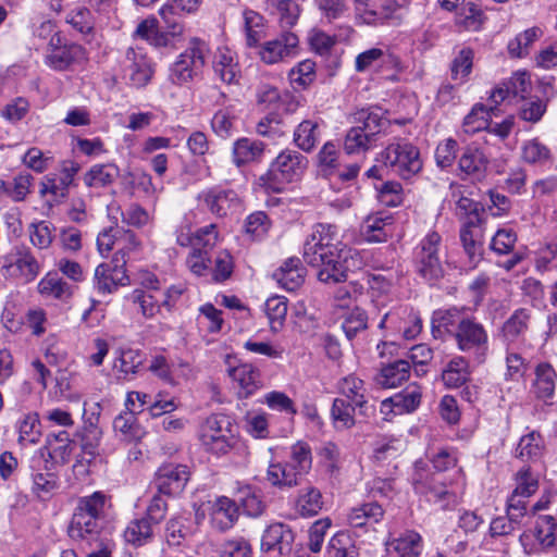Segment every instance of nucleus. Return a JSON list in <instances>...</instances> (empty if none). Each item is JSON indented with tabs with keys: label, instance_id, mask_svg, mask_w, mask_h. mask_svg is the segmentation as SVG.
<instances>
[{
	"label": "nucleus",
	"instance_id": "1",
	"mask_svg": "<svg viewBox=\"0 0 557 557\" xmlns=\"http://www.w3.org/2000/svg\"><path fill=\"white\" fill-rule=\"evenodd\" d=\"M302 258L318 269L320 282L336 284L347 280L352 250L339 240L336 225L318 223L304 243Z\"/></svg>",
	"mask_w": 557,
	"mask_h": 557
},
{
	"label": "nucleus",
	"instance_id": "2",
	"mask_svg": "<svg viewBox=\"0 0 557 557\" xmlns=\"http://www.w3.org/2000/svg\"><path fill=\"white\" fill-rule=\"evenodd\" d=\"M110 497L101 491L78 497L67 527L69 537L91 549L87 557H111V544L102 536Z\"/></svg>",
	"mask_w": 557,
	"mask_h": 557
},
{
	"label": "nucleus",
	"instance_id": "3",
	"mask_svg": "<svg viewBox=\"0 0 557 557\" xmlns=\"http://www.w3.org/2000/svg\"><path fill=\"white\" fill-rule=\"evenodd\" d=\"M389 173L410 180L422 170L420 150L406 138H394L377 157Z\"/></svg>",
	"mask_w": 557,
	"mask_h": 557
},
{
	"label": "nucleus",
	"instance_id": "4",
	"mask_svg": "<svg viewBox=\"0 0 557 557\" xmlns=\"http://www.w3.org/2000/svg\"><path fill=\"white\" fill-rule=\"evenodd\" d=\"M411 482L417 493L425 495L441 509H449L458 504L457 491L451 485L448 486L440 474L426 471L422 461L414 463Z\"/></svg>",
	"mask_w": 557,
	"mask_h": 557
},
{
	"label": "nucleus",
	"instance_id": "5",
	"mask_svg": "<svg viewBox=\"0 0 557 557\" xmlns=\"http://www.w3.org/2000/svg\"><path fill=\"white\" fill-rule=\"evenodd\" d=\"M210 53L206 41L194 37L186 49L177 57L170 69V79L176 85L191 82L202 73L207 58Z\"/></svg>",
	"mask_w": 557,
	"mask_h": 557
},
{
	"label": "nucleus",
	"instance_id": "6",
	"mask_svg": "<svg viewBox=\"0 0 557 557\" xmlns=\"http://www.w3.org/2000/svg\"><path fill=\"white\" fill-rule=\"evenodd\" d=\"M457 348L472 355L478 363L484 362L488 351V334L484 325L473 317H467L453 333Z\"/></svg>",
	"mask_w": 557,
	"mask_h": 557
},
{
	"label": "nucleus",
	"instance_id": "7",
	"mask_svg": "<svg viewBox=\"0 0 557 557\" xmlns=\"http://www.w3.org/2000/svg\"><path fill=\"white\" fill-rule=\"evenodd\" d=\"M199 437L207 450L216 454H227L236 444L233 425L228 417L212 414L202 423Z\"/></svg>",
	"mask_w": 557,
	"mask_h": 557
},
{
	"label": "nucleus",
	"instance_id": "8",
	"mask_svg": "<svg viewBox=\"0 0 557 557\" xmlns=\"http://www.w3.org/2000/svg\"><path fill=\"white\" fill-rule=\"evenodd\" d=\"M442 236L429 232L420 242L414 251L417 272L426 281H436L444 275L442 263Z\"/></svg>",
	"mask_w": 557,
	"mask_h": 557
},
{
	"label": "nucleus",
	"instance_id": "9",
	"mask_svg": "<svg viewBox=\"0 0 557 557\" xmlns=\"http://www.w3.org/2000/svg\"><path fill=\"white\" fill-rule=\"evenodd\" d=\"M125 251L121 248L112 260V263L99 264L95 270V288L99 294L108 295L114 293L119 286L129 284V277L125 270Z\"/></svg>",
	"mask_w": 557,
	"mask_h": 557
},
{
	"label": "nucleus",
	"instance_id": "10",
	"mask_svg": "<svg viewBox=\"0 0 557 557\" xmlns=\"http://www.w3.org/2000/svg\"><path fill=\"white\" fill-rule=\"evenodd\" d=\"M307 164V158L300 152L285 149L271 163L267 175L273 184L290 183L302 175Z\"/></svg>",
	"mask_w": 557,
	"mask_h": 557
},
{
	"label": "nucleus",
	"instance_id": "11",
	"mask_svg": "<svg viewBox=\"0 0 557 557\" xmlns=\"http://www.w3.org/2000/svg\"><path fill=\"white\" fill-rule=\"evenodd\" d=\"M123 78L136 88L145 87L152 78L153 66L141 48L129 47L121 61Z\"/></svg>",
	"mask_w": 557,
	"mask_h": 557
},
{
	"label": "nucleus",
	"instance_id": "12",
	"mask_svg": "<svg viewBox=\"0 0 557 557\" xmlns=\"http://www.w3.org/2000/svg\"><path fill=\"white\" fill-rule=\"evenodd\" d=\"M299 38L290 30H283L276 37L263 42L258 54L265 64L285 62L298 54Z\"/></svg>",
	"mask_w": 557,
	"mask_h": 557
},
{
	"label": "nucleus",
	"instance_id": "13",
	"mask_svg": "<svg viewBox=\"0 0 557 557\" xmlns=\"http://www.w3.org/2000/svg\"><path fill=\"white\" fill-rule=\"evenodd\" d=\"M41 263L30 248L16 246L5 257L3 269L9 276L20 277L25 282L34 281L41 271Z\"/></svg>",
	"mask_w": 557,
	"mask_h": 557
},
{
	"label": "nucleus",
	"instance_id": "14",
	"mask_svg": "<svg viewBox=\"0 0 557 557\" xmlns=\"http://www.w3.org/2000/svg\"><path fill=\"white\" fill-rule=\"evenodd\" d=\"M52 466L42 449L37 450L28 460L33 491L38 496L47 495L58 488L59 479L53 472Z\"/></svg>",
	"mask_w": 557,
	"mask_h": 557
},
{
	"label": "nucleus",
	"instance_id": "15",
	"mask_svg": "<svg viewBox=\"0 0 557 557\" xmlns=\"http://www.w3.org/2000/svg\"><path fill=\"white\" fill-rule=\"evenodd\" d=\"M189 476L190 472L187 466L165 463L158 468L152 484L162 495H178L184 491Z\"/></svg>",
	"mask_w": 557,
	"mask_h": 557
},
{
	"label": "nucleus",
	"instance_id": "16",
	"mask_svg": "<svg viewBox=\"0 0 557 557\" xmlns=\"http://www.w3.org/2000/svg\"><path fill=\"white\" fill-rule=\"evenodd\" d=\"M198 200L206 206L207 210L219 218L233 214L240 208V199L233 189L218 186L202 190L198 195Z\"/></svg>",
	"mask_w": 557,
	"mask_h": 557
},
{
	"label": "nucleus",
	"instance_id": "17",
	"mask_svg": "<svg viewBox=\"0 0 557 557\" xmlns=\"http://www.w3.org/2000/svg\"><path fill=\"white\" fill-rule=\"evenodd\" d=\"M85 59V50L76 44H62L58 35L51 37L46 64L57 71L67 70L72 64Z\"/></svg>",
	"mask_w": 557,
	"mask_h": 557
},
{
	"label": "nucleus",
	"instance_id": "18",
	"mask_svg": "<svg viewBox=\"0 0 557 557\" xmlns=\"http://www.w3.org/2000/svg\"><path fill=\"white\" fill-rule=\"evenodd\" d=\"M530 539H534L536 542L530 548V552L550 547L557 549V523L554 517L540 516L535 521L534 528L520 536V541L525 548Z\"/></svg>",
	"mask_w": 557,
	"mask_h": 557
},
{
	"label": "nucleus",
	"instance_id": "19",
	"mask_svg": "<svg viewBox=\"0 0 557 557\" xmlns=\"http://www.w3.org/2000/svg\"><path fill=\"white\" fill-rule=\"evenodd\" d=\"M487 166L488 159L479 146L472 144L462 149L458 161L462 178L481 182L486 176Z\"/></svg>",
	"mask_w": 557,
	"mask_h": 557
},
{
	"label": "nucleus",
	"instance_id": "20",
	"mask_svg": "<svg viewBox=\"0 0 557 557\" xmlns=\"http://www.w3.org/2000/svg\"><path fill=\"white\" fill-rule=\"evenodd\" d=\"M421 398V387L416 383L409 384L401 392L384 399L381 403V412L384 414L389 412L395 414L411 413L420 406Z\"/></svg>",
	"mask_w": 557,
	"mask_h": 557
},
{
	"label": "nucleus",
	"instance_id": "21",
	"mask_svg": "<svg viewBox=\"0 0 557 557\" xmlns=\"http://www.w3.org/2000/svg\"><path fill=\"white\" fill-rule=\"evenodd\" d=\"M338 391L344 399L357 406L360 414L369 417L374 412V407L368 403L367 388L361 379L352 374L343 377L338 382Z\"/></svg>",
	"mask_w": 557,
	"mask_h": 557
},
{
	"label": "nucleus",
	"instance_id": "22",
	"mask_svg": "<svg viewBox=\"0 0 557 557\" xmlns=\"http://www.w3.org/2000/svg\"><path fill=\"white\" fill-rule=\"evenodd\" d=\"M294 540V532L287 524L273 523L263 532L261 548L265 552L277 550L280 555H288Z\"/></svg>",
	"mask_w": 557,
	"mask_h": 557
},
{
	"label": "nucleus",
	"instance_id": "23",
	"mask_svg": "<svg viewBox=\"0 0 557 557\" xmlns=\"http://www.w3.org/2000/svg\"><path fill=\"white\" fill-rule=\"evenodd\" d=\"M228 375L237 384L238 396L248 398L262 387L260 371L249 363L230 367Z\"/></svg>",
	"mask_w": 557,
	"mask_h": 557
},
{
	"label": "nucleus",
	"instance_id": "24",
	"mask_svg": "<svg viewBox=\"0 0 557 557\" xmlns=\"http://www.w3.org/2000/svg\"><path fill=\"white\" fill-rule=\"evenodd\" d=\"M394 233L392 215L381 213L369 215L361 225V235L369 243H383Z\"/></svg>",
	"mask_w": 557,
	"mask_h": 557
},
{
	"label": "nucleus",
	"instance_id": "25",
	"mask_svg": "<svg viewBox=\"0 0 557 557\" xmlns=\"http://www.w3.org/2000/svg\"><path fill=\"white\" fill-rule=\"evenodd\" d=\"M388 550L396 557H420L423 550V539L413 530H405L387 541Z\"/></svg>",
	"mask_w": 557,
	"mask_h": 557
},
{
	"label": "nucleus",
	"instance_id": "26",
	"mask_svg": "<svg viewBox=\"0 0 557 557\" xmlns=\"http://www.w3.org/2000/svg\"><path fill=\"white\" fill-rule=\"evenodd\" d=\"M265 145L257 139L242 137L233 143L232 161L237 168L260 162L264 153Z\"/></svg>",
	"mask_w": 557,
	"mask_h": 557
},
{
	"label": "nucleus",
	"instance_id": "27",
	"mask_svg": "<svg viewBox=\"0 0 557 557\" xmlns=\"http://www.w3.org/2000/svg\"><path fill=\"white\" fill-rule=\"evenodd\" d=\"M466 317L457 308L440 309L433 312L431 319V332L435 339H444L459 327V323Z\"/></svg>",
	"mask_w": 557,
	"mask_h": 557
},
{
	"label": "nucleus",
	"instance_id": "28",
	"mask_svg": "<svg viewBox=\"0 0 557 557\" xmlns=\"http://www.w3.org/2000/svg\"><path fill=\"white\" fill-rule=\"evenodd\" d=\"M38 293L62 302H67L75 292V286L65 282L57 272H48L38 283Z\"/></svg>",
	"mask_w": 557,
	"mask_h": 557
},
{
	"label": "nucleus",
	"instance_id": "29",
	"mask_svg": "<svg viewBox=\"0 0 557 557\" xmlns=\"http://www.w3.org/2000/svg\"><path fill=\"white\" fill-rule=\"evenodd\" d=\"M305 268L297 257L288 258L274 273L273 278L286 290L297 289L305 281Z\"/></svg>",
	"mask_w": 557,
	"mask_h": 557
},
{
	"label": "nucleus",
	"instance_id": "30",
	"mask_svg": "<svg viewBox=\"0 0 557 557\" xmlns=\"http://www.w3.org/2000/svg\"><path fill=\"white\" fill-rule=\"evenodd\" d=\"M410 368L408 360H395L383 366L374 380L377 385L384 388H394L409 379Z\"/></svg>",
	"mask_w": 557,
	"mask_h": 557
},
{
	"label": "nucleus",
	"instance_id": "31",
	"mask_svg": "<svg viewBox=\"0 0 557 557\" xmlns=\"http://www.w3.org/2000/svg\"><path fill=\"white\" fill-rule=\"evenodd\" d=\"M535 379L532 384V392L537 399L547 400L554 396L557 373L552 364L541 362L534 370Z\"/></svg>",
	"mask_w": 557,
	"mask_h": 557
},
{
	"label": "nucleus",
	"instance_id": "32",
	"mask_svg": "<svg viewBox=\"0 0 557 557\" xmlns=\"http://www.w3.org/2000/svg\"><path fill=\"white\" fill-rule=\"evenodd\" d=\"M213 70L225 84L237 83L240 74L236 54L227 48L218 51L213 61Z\"/></svg>",
	"mask_w": 557,
	"mask_h": 557
},
{
	"label": "nucleus",
	"instance_id": "33",
	"mask_svg": "<svg viewBox=\"0 0 557 557\" xmlns=\"http://www.w3.org/2000/svg\"><path fill=\"white\" fill-rule=\"evenodd\" d=\"M321 119H308L300 122L294 131L295 145L305 152L312 151L321 137Z\"/></svg>",
	"mask_w": 557,
	"mask_h": 557
},
{
	"label": "nucleus",
	"instance_id": "34",
	"mask_svg": "<svg viewBox=\"0 0 557 557\" xmlns=\"http://www.w3.org/2000/svg\"><path fill=\"white\" fill-rule=\"evenodd\" d=\"M238 513L236 503L226 496H221L212 505L211 519L213 524L223 531L233 527L238 519Z\"/></svg>",
	"mask_w": 557,
	"mask_h": 557
},
{
	"label": "nucleus",
	"instance_id": "35",
	"mask_svg": "<svg viewBox=\"0 0 557 557\" xmlns=\"http://www.w3.org/2000/svg\"><path fill=\"white\" fill-rule=\"evenodd\" d=\"M302 479L287 461L270 463L267 470L270 484L282 490L299 485Z\"/></svg>",
	"mask_w": 557,
	"mask_h": 557
},
{
	"label": "nucleus",
	"instance_id": "36",
	"mask_svg": "<svg viewBox=\"0 0 557 557\" xmlns=\"http://www.w3.org/2000/svg\"><path fill=\"white\" fill-rule=\"evenodd\" d=\"M113 363V369L119 373V377L123 380H132L143 366L144 358L138 349H119Z\"/></svg>",
	"mask_w": 557,
	"mask_h": 557
},
{
	"label": "nucleus",
	"instance_id": "37",
	"mask_svg": "<svg viewBox=\"0 0 557 557\" xmlns=\"http://www.w3.org/2000/svg\"><path fill=\"white\" fill-rule=\"evenodd\" d=\"M545 451V441L540 432L531 431L521 436L516 447V457L523 461L535 462L540 460Z\"/></svg>",
	"mask_w": 557,
	"mask_h": 557
},
{
	"label": "nucleus",
	"instance_id": "38",
	"mask_svg": "<svg viewBox=\"0 0 557 557\" xmlns=\"http://www.w3.org/2000/svg\"><path fill=\"white\" fill-rule=\"evenodd\" d=\"M48 457L52 465H64L70 461L73 451V442L65 431L48 436Z\"/></svg>",
	"mask_w": 557,
	"mask_h": 557
},
{
	"label": "nucleus",
	"instance_id": "39",
	"mask_svg": "<svg viewBox=\"0 0 557 557\" xmlns=\"http://www.w3.org/2000/svg\"><path fill=\"white\" fill-rule=\"evenodd\" d=\"M470 376L469 362L465 357H454L443 370L442 380L448 388L462 386Z\"/></svg>",
	"mask_w": 557,
	"mask_h": 557
},
{
	"label": "nucleus",
	"instance_id": "40",
	"mask_svg": "<svg viewBox=\"0 0 557 557\" xmlns=\"http://www.w3.org/2000/svg\"><path fill=\"white\" fill-rule=\"evenodd\" d=\"M156 524L147 521L146 518L141 517L131 521L124 531V539L127 543L134 546H144L152 542L154 537Z\"/></svg>",
	"mask_w": 557,
	"mask_h": 557
},
{
	"label": "nucleus",
	"instance_id": "41",
	"mask_svg": "<svg viewBox=\"0 0 557 557\" xmlns=\"http://www.w3.org/2000/svg\"><path fill=\"white\" fill-rule=\"evenodd\" d=\"M384 516L382 506L377 503H366L351 509L348 522L352 528H363L379 522Z\"/></svg>",
	"mask_w": 557,
	"mask_h": 557
},
{
	"label": "nucleus",
	"instance_id": "42",
	"mask_svg": "<svg viewBox=\"0 0 557 557\" xmlns=\"http://www.w3.org/2000/svg\"><path fill=\"white\" fill-rule=\"evenodd\" d=\"M312 449L305 441H297L290 446L288 463L305 478L312 469Z\"/></svg>",
	"mask_w": 557,
	"mask_h": 557
},
{
	"label": "nucleus",
	"instance_id": "43",
	"mask_svg": "<svg viewBox=\"0 0 557 557\" xmlns=\"http://www.w3.org/2000/svg\"><path fill=\"white\" fill-rule=\"evenodd\" d=\"M119 176V168L115 164H95L84 176V183L88 187L100 188L112 184Z\"/></svg>",
	"mask_w": 557,
	"mask_h": 557
},
{
	"label": "nucleus",
	"instance_id": "44",
	"mask_svg": "<svg viewBox=\"0 0 557 557\" xmlns=\"http://www.w3.org/2000/svg\"><path fill=\"white\" fill-rule=\"evenodd\" d=\"M18 443L22 446L37 444L41 437L40 420L37 412L26 413L17 423Z\"/></svg>",
	"mask_w": 557,
	"mask_h": 557
},
{
	"label": "nucleus",
	"instance_id": "45",
	"mask_svg": "<svg viewBox=\"0 0 557 557\" xmlns=\"http://www.w3.org/2000/svg\"><path fill=\"white\" fill-rule=\"evenodd\" d=\"M530 311L520 308L517 309L504 323L502 327L503 337L507 342H515L522 336L529 326Z\"/></svg>",
	"mask_w": 557,
	"mask_h": 557
},
{
	"label": "nucleus",
	"instance_id": "46",
	"mask_svg": "<svg viewBox=\"0 0 557 557\" xmlns=\"http://www.w3.org/2000/svg\"><path fill=\"white\" fill-rule=\"evenodd\" d=\"M322 507V494L318 488L309 486L299 492L296 502V509L300 516H315L321 511Z\"/></svg>",
	"mask_w": 557,
	"mask_h": 557
},
{
	"label": "nucleus",
	"instance_id": "47",
	"mask_svg": "<svg viewBox=\"0 0 557 557\" xmlns=\"http://www.w3.org/2000/svg\"><path fill=\"white\" fill-rule=\"evenodd\" d=\"M522 159L530 164L546 165L553 162V156L547 146L537 138L523 143L521 147Z\"/></svg>",
	"mask_w": 557,
	"mask_h": 557
},
{
	"label": "nucleus",
	"instance_id": "48",
	"mask_svg": "<svg viewBox=\"0 0 557 557\" xmlns=\"http://www.w3.org/2000/svg\"><path fill=\"white\" fill-rule=\"evenodd\" d=\"M543 36V30L537 27H531L517 35L508 42V52L513 58H522L529 53V48Z\"/></svg>",
	"mask_w": 557,
	"mask_h": 557
},
{
	"label": "nucleus",
	"instance_id": "49",
	"mask_svg": "<svg viewBox=\"0 0 557 557\" xmlns=\"http://www.w3.org/2000/svg\"><path fill=\"white\" fill-rule=\"evenodd\" d=\"M264 312L268 317L272 332H278L287 314V299L284 296H272L264 304Z\"/></svg>",
	"mask_w": 557,
	"mask_h": 557
},
{
	"label": "nucleus",
	"instance_id": "50",
	"mask_svg": "<svg viewBox=\"0 0 557 557\" xmlns=\"http://www.w3.org/2000/svg\"><path fill=\"white\" fill-rule=\"evenodd\" d=\"M271 4L275 9L277 23L282 29H288L296 25L300 8L294 0H271Z\"/></svg>",
	"mask_w": 557,
	"mask_h": 557
},
{
	"label": "nucleus",
	"instance_id": "51",
	"mask_svg": "<svg viewBox=\"0 0 557 557\" xmlns=\"http://www.w3.org/2000/svg\"><path fill=\"white\" fill-rule=\"evenodd\" d=\"M327 557H357L358 549L352 537L346 532H337L326 547Z\"/></svg>",
	"mask_w": 557,
	"mask_h": 557
},
{
	"label": "nucleus",
	"instance_id": "52",
	"mask_svg": "<svg viewBox=\"0 0 557 557\" xmlns=\"http://www.w3.org/2000/svg\"><path fill=\"white\" fill-rule=\"evenodd\" d=\"M237 116L233 108L216 111L211 120L212 131L221 138H228L235 131Z\"/></svg>",
	"mask_w": 557,
	"mask_h": 557
},
{
	"label": "nucleus",
	"instance_id": "53",
	"mask_svg": "<svg viewBox=\"0 0 557 557\" xmlns=\"http://www.w3.org/2000/svg\"><path fill=\"white\" fill-rule=\"evenodd\" d=\"M355 121L360 125L358 128L362 129L371 139L376 140V135L381 132L385 124V120L380 113L362 109L355 114Z\"/></svg>",
	"mask_w": 557,
	"mask_h": 557
},
{
	"label": "nucleus",
	"instance_id": "54",
	"mask_svg": "<svg viewBox=\"0 0 557 557\" xmlns=\"http://www.w3.org/2000/svg\"><path fill=\"white\" fill-rule=\"evenodd\" d=\"M262 403L271 410L288 416L289 420H293L298 412L294 400L283 392L272 391L267 393Z\"/></svg>",
	"mask_w": 557,
	"mask_h": 557
},
{
	"label": "nucleus",
	"instance_id": "55",
	"mask_svg": "<svg viewBox=\"0 0 557 557\" xmlns=\"http://www.w3.org/2000/svg\"><path fill=\"white\" fill-rule=\"evenodd\" d=\"M318 162L322 172L334 175L342 164L341 151L333 141H326L318 153Z\"/></svg>",
	"mask_w": 557,
	"mask_h": 557
},
{
	"label": "nucleus",
	"instance_id": "56",
	"mask_svg": "<svg viewBox=\"0 0 557 557\" xmlns=\"http://www.w3.org/2000/svg\"><path fill=\"white\" fill-rule=\"evenodd\" d=\"M113 429L121 435L123 441L127 442L136 441L141 435L140 428L138 424H136L134 411L131 410L128 412L119 414L114 419Z\"/></svg>",
	"mask_w": 557,
	"mask_h": 557
},
{
	"label": "nucleus",
	"instance_id": "57",
	"mask_svg": "<svg viewBox=\"0 0 557 557\" xmlns=\"http://www.w3.org/2000/svg\"><path fill=\"white\" fill-rule=\"evenodd\" d=\"M374 143L362 129L354 126L348 129L344 139V150L347 154L368 151Z\"/></svg>",
	"mask_w": 557,
	"mask_h": 557
},
{
	"label": "nucleus",
	"instance_id": "58",
	"mask_svg": "<svg viewBox=\"0 0 557 557\" xmlns=\"http://www.w3.org/2000/svg\"><path fill=\"white\" fill-rule=\"evenodd\" d=\"M517 239V233L512 228H498L492 237L490 248L499 256L510 255L515 251Z\"/></svg>",
	"mask_w": 557,
	"mask_h": 557
},
{
	"label": "nucleus",
	"instance_id": "59",
	"mask_svg": "<svg viewBox=\"0 0 557 557\" xmlns=\"http://www.w3.org/2000/svg\"><path fill=\"white\" fill-rule=\"evenodd\" d=\"M129 300L139 306L141 314L147 319H151L157 315L162 307L161 302L153 294L143 289H135L129 295Z\"/></svg>",
	"mask_w": 557,
	"mask_h": 557
},
{
	"label": "nucleus",
	"instance_id": "60",
	"mask_svg": "<svg viewBox=\"0 0 557 557\" xmlns=\"http://www.w3.org/2000/svg\"><path fill=\"white\" fill-rule=\"evenodd\" d=\"M358 410L355 404L344 398H335L331 409V416L334 422L342 428H351L355 425L354 413Z\"/></svg>",
	"mask_w": 557,
	"mask_h": 557
},
{
	"label": "nucleus",
	"instance_id": "61",
	"mask_svg": "<svg viewBox=\"0 0 557 557\" xmlns=\"http://www.w3.org/2000/svg\"><path fill=\"white\" fill-rule=\"evenodd\" d=\"M54 227L47 221L32 223L28 227L32 244L38 249H47L53 240Z\"/></svg>",
	"mask_w": 557,
	"mask_h": 557
},
{
	"label": "nucleus",
	"instance_id": "62",
	"mask_svg": "<svg viewBox=\"0 0 557 557\" xmlns=\"http://www.w3.org/2000/svg\"><path fill=\"white\" fill-rule=\"evenodd\" d=\"M490 113L483 104H475L471 112L466 115L462 123L463 132L467 134H475L488 126Z\"/></svg>",
	"mask_w": 557,
	"mask_h": 557
},
{
	"label": "nucleus",
	"instance_id": "63",
	"mask_svg": "<svg viewBox=\"0 0 557 557\" xmlns=\"http://www.w3.org/2000/svg\"><path fill=\"white\" fill-rule=\"evenodd\" d=\"M368 326V315L364 310L354 308L345 317L342 327L346 337L351 341L359 332H362Z\"/></svg>",
	"mask_w": 557,
	"mask_h": 557
},
{
	"label": "nucleus",
	"instance_id": "64",
	"mask_svg": "<svg viewBox=\"0 0 557 557\" xmlns=\"http://www.w3.org/2000/svg\"><path fill=\"white\" fill-rule=\"evenodd\" d=\"M191 536L189 528L184 523L182 517L171 518L165 528V537L170 546H180L187 542Z\"/></svg>",
	"mask_w": 557,
	"mask_h": 557
}]
</instances>
